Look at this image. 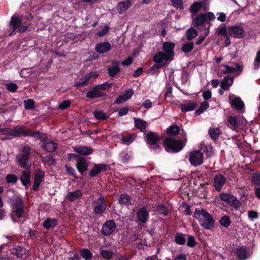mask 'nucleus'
Returning <instances> with one entry per match:
<instances>
[{
    "label": "nucleus",
    "instance_id": "1",
    "mask_svg": "<svg viewBox=\"0 0 260 260\" xmlns=\"http://www.w3.org/2000/svg\"><path fill=\"white\" fill-rule=\"evenodd\" d=\"M8 203L11 209L12 220L15 222H20V218L26 215L24 201L21 196H14L9 199Z\"/></svg>",
    "mask_w": 260,
    "mask_h": 260
},
{
    "label": "nucleus",
    "instance_id": "2",
    "mask_svg": "<svg viewBox=\"0 0 260 260\" xmlns=\"http://www.w3.org/2000/svg\"><path fill=\"white\" fill-rule=\"evenodd\" d=\"M193 217L199 221L201 225L206 230H212L214 227L215 220L213 217L204 209L196 208Z\"/></svg>",
    "mask_w": 260,
    "mask_h": 260
},
{
    "label": "nucleus",
    "instance_id": "3",
    "mask_svg": "<svg viewBox=\"0 0 260 260\" xmlns=\"http://www.w3.org/2000/svg\"><path fill=\"white\" fill-rule=\"evenodd\" d=\"M182 139V140H177L170 137H167L164 141L163 146L168 152H178L185 146V143L187 141L185 134L183 135Z\"/></svg>",
    "mask_w": 260,
    "mask_h": 260
},
{
    "label": "nucleus",
    "instance_id": "4",
    "mask_svg": "<svg viewBox=\"0 0 260 260\" xmlns=\"http://www.w3.org/2000/svg\"><path fill=\"white\" fill-rule=\"evenodd\" d=\"M21 152L16 156L17 163L20 167L29 170L31 166L30 160L31 148L28 145H25L23 147Z\"/></svg>",
    "mask_w": 260,
    "mask_h": 260
},
{
    "label": "nucleus",
    "instance_id": "5",
    "mask_svg": "<svg viewBox=\"0 0 260 260\" xmlns=\"http://www.w3.org/2000/svg\"><path fill=\"white\" fill-rule=\"evenodd\" d=\"M22 17V16H18L15 15H13L11 17L10 25L12 30L10 36L15 35L17 32L22 33L27 30L29 27V24L23 22Z\"/></svg>",
    "mask_w": 260,
    "mask_h": 260
},
{
    "label": "nucleus",
    "instance_id": "6",
    "mask_svg": "<svg viewBox=\"0 0 260 260\" xmlns=\"http://www.w3.org/2000/svg\"><path fill=\"white\" fill-rule=\"evenodd\" d=\"M13 137H20L23 136H30L36 139H40L41 133L39 131L32 132L24 125L17 126L13 128Z\"/></svg>",
    "mask_w": 260,
    "mask_h": 260
},
{
    "label": "nucleus",
    "instance_id": "7",
    "mask_svg": "<svg viewBox=\"0 0 260 260\" xmlns=\"http://www.w3.org/2000/svg\"><path fill=\"white\" fill-rule=\"evenodd\" d=\"M92 205L93 207V214L100 217L107 209V201L102 195H101L93 201Z\"/></svg>",
    "mask_w": 260,
    "mask_h": 260
},
{
    "label": "nucleus",
    "instance_id": "8",
    "mask_svg": "<svg viewBox=\"0 0 260 260\" xmlns=\"http://www.w3.org/2000/svg\"><path fill=\"white\" fill-rule=\"evenodd\" d=\"M99 76V74L96 72H91L85 74L83 77L79 79V81L76 82L74 84V87L79 88L82 87L87 86L89 82L97 78Z\"/></svg>",
    "mask_w": 260,
    "mask_h": 260
},
{
    "label": "nucleus",
    "instance_id": "9",
    "mask_svg": "<svg viewBox=\"0 0 260 260\" xmlns=\"http://www.w3.org/2000/svg\"><path fill=\"white\" fill-rule=\"evenodd\" d=\"M204 155L200 150H193L189 154L188 160L190 164L194 167L203 163Z\"/></svg>",
    "mask_w": 260,
    "mask_h": 260
},
{
    "label": "nucleus",
    "instance_id": "10",
    "mask_svg": "<svg viewBox=\"0 0 260 260\" xmlns=\"http://www.w3.org/2000/svg\"><path fill=\"white\" fill-rule=\"evenodd\" d=\"M229 35L237 39H243L245 36V31L240 25L229 26L228 28Z\"/></svg>",
    "mask_w": 260,
    "mask_h": 260
},
{
    "label": "nucleus",
    "instance_id": "11",
    "mask_svg": "<svg viewBox=\"0 0 260 260\" xmlns=\"http://www.w3.org/2000/svg\"><path fill=\"white\" fill-rule=\"evenodd\" d=\"M45 134H41L40 138L43 143L41 145V148L48 152H53L56 150L58 145L57 144L52 141H47Z\"/></svg>",
    "mask_w": 260,
    "mask_h": 260
},
{
    "label": "nucleus",
    "instance_id": "12",
    "mask_svg": "<svg viewBox=\"0 0 260 260\" xmlns=\"http://www.w3.org/2000/svg\"><path fill=\"white\" fill-rule=\"evenodd\" d=\"M116 224L114 220H108L102 225L101 233L103 235L108 236L111 235L115 230Z\"/></svg>",
    "mask_w": 260,
    "mask_h": 260
},
{
    "label": "nucleus",
    "instance_id": "13",
    "mask_svg": "<svg viewBox=\"0 0 260 260\" xmlns=\"http://www.w3.org/2000/svg\"><path fill=\"white\" fill-rule=\"evenodd\" d=\"M175 44L173 42H166L162 44V49L168 59L172 60L175 56L174 48Z\"/></svg>",
    "mask_w": 260,
    "mask_h": 260
},
{
    "label": "nucleus",
    "instance_id": "14",
    "mask_svg": "<svg viewBox=\"0 0 260 260\" xmlns=\"http://www.w3.org/2000/svg\"><path fill=\"white\" fill-rule=\"evenodd\" d=\"M110 170L109 165L104 164H94L93 168L89 173L90 177H93L102 172H106Z\"/></svg>",
    "mask_w": 260,
    "mask_h": 260
},
{
    "label": "nucleus",
    "instance_id": "15",
    "mask_svg": "<svg viewBox=\"0 0 260 260\" xmlns=\"http://www.w3.org/2000/svg\"><path fill=\"white\" fill-rule=\"evenodd\" d=\"M45 176L44 172L40 169H37L34 173V181L32 185V189L34 191H38L40 184L43 181Z\"/></svg>",
    "mask_w": 260,
    "mask_h": 260
},
{
    "label": "nucleus",
    "instance_id": "16",
    "mask_svg": "<svg viewBox=\"0 0 260 260\" xmlns=\"http://www.w3.org/2000/svg\"><path fill=\"white\" fill-rule=\"evenodd\" d=\"M146 138L147 144L151 147L153 146L155 148H159L158 143L160 140V137L157 133L149 132L146 134Z\"/></svg>",
    "mask_w": 260,
    "mask_h": 260
},
{
    "label": "nucleus",
    "instance_id": "17",
    "mask_svg": "<svg viewBox=\"0 0 260 260\" xmlns=\"http://www.w3.org/2000/svg\"><path fill=\"white\" fill-rule=\"evenodd\" d=\"M136 215L138 221L141 223H146L149 217L147 207L146 206H143L138 209Z\"/></svg>",
    "mask_w": 260,
    "mask_h": 260
},
{
    "label": "nucleus",
    "instance_id": "18",
    "mask_svg": "<svg viewBox=\"0 0 260 260\" xmlns=\"http://www.w3.org/2000/svg\"><path fill=\"white\" fill-rule=\"evenodd\" d=\"M226 181V178L223 175L219 174L213 179V186L217 191H220Z\"/></svg>",
    "mask_w": 260,
    "mask_h": 260
},
{
    "label": "nucleus",
    "instance_id": "19",
    "mask_svg": "<svg viewBox=\"0 0 260 260\" xmlns=\"http://www.w3.org/2000/svg\"><path fill=\"white\" fill-rule=\"evenodd\" d=\"M249 249L245 246H242L236 248L234 251V255L236 256L238 260H245L247 258V253Z\"/></svg>",
    "mask_w": 260,
    "mask_h": 260
},
{
    "label": "nucleus",
    "instance_id": "20",
    "mask_svg": "<svg viewBox=\"0 0 260 260\" xmlns=\"http://www.w3.org/2000/svg\"><path fill=\"white\" fill-rule=\"evenodd\" d=\"M111 49L112 46L108 41L97 43L95 46V50L100 54L107 52Z\"/></svg>",
    "mask_w": 260,
    "mask_h": 260
},
{
    "label": "nucleus",
    "instance_id": "21",
    "mask_svg": "<svg viewBox=\"0 0 260 260\" xmlns=\"http://www.w3.org/2000/svg\"><path fill=\"white\" fill-rule=\"evenodd\" d=\"M106 95V93L100 91L95 85L92 88L91 90L86 93V97L90 99H94L98 98L104 97Z\"/></svg>",
    "mask_w": 260,
    "mask_h": 260
},
{
    "label": "nucleus",
    "instance_id": "22",
    "mask_svg": "<svg viewBox=\"0 0 260 260\" xmlns=\"http://www.w3.org/2000/svg\"><path fill=\"white\" fill-rule=\"evenodd\" d=\"M153 61L156 63H166V66L168 64V61H171L170 59H168L165 53L162 51H159L153 56Z\"/></svg>",
    "mask_w": 260,
    "mask_h": 260
},
{
    "label": "nucleus",
    "instance_id": "23",
    "mask_svg": "<svg viewBox=\"0 0 260 260\" xmlns=\"http://www.w3.org/2000/svg\"><path fill=\"white\" fill-rule=\"evenodd\" d=\"M76 167L78 172L82 175H84L85 172L88 169V163L84 158H78L76 165Z\"/></svg>",
    "mask_w": 260,
    "mask_h": 260
},
{
    "label": "nucleus",
    "instance_id": "24",
    "mask_svg": "<svg viewBox=\"0 0 260 260\" xmlns=\"http://www.w3.org/2000/svg\"><path fill=\"white\" fill-rule=\"evenodd\" d=\"M197 106V103L193 101H188L184 104L180 105V108L182 112H187L192 111L195 109Z\"/></svg>",
    "mask_w": 260,
    "mask_h": 260
},
{
    "label": "nucleus",
    "instance_id": "25",
    "mask_svg": "<svg viewBox=\"0 0 260 260\" xmlns=\"http://www.w3.org/2000/svg\"><path fill=\"white\" fill-rule=\"evenodd\" d=\"M83 196V192L81 190L77 189L73 191H69L66 198L70 202H73L77 200H80Z\"/></svg>",
    "mask_w": 260,
    "mask_h": 260
},
{
    "label": "nucleus",
    "instance_id": "26",
    "mask_svg": "<svg viewBox=\"0 0 260 260\" xmlns=\"http://www.w3.org/2000/svg\"><path fill=\"white\" fill-rule=\"evenodd\" d=\"M26 170L22 172V175L20 178L22 184L25 187H28L31 184L30 172Z\"/></svg>",
    "mask_w": 260,
    "mask_h": 260
},
{
    "label": "nucleus",
    "instance_id": "27",
    "mask_svg": "<svg viewBox=\"0 0 260 260\" xmlns=\"http://www.w3.org/2000/svg\"><path fill=\"white\" fill-rule=\"evenodd\" d=\"M119 63L118 61H112V66L108 68V74L110 77H115L120 72Z\"/></svg>",
    "mask_w": 260,
    "mask_h": 260
},
{
    "label": "nucleus",
    "instance_id": "28",
    "mask_svg": "<svg viewBox=\"0 0 260 260\" xmlns=\"http://www.w3.org/2000/svg\"><path fill=\"white\" fill-rule=\"evenodd\" d=\"M132 6L130 1L126 0L118 3L116 6V9L119 14H122L123 12L127 10Z\"/></svg>",
    "mask_w": 260,
    "mask_h": 260
},
{
    "label": "nucleus",
    "instance_id": "29",
    "mask_svg": "<svg viewBox=\"0 0 260 260\" xmlns=\"http://www.w3.org/2000/svg\"><path fill=\"white\" fill-rule=\"evenodd\" d=\"M234 83V77L232 76H227L221 81L220 87L224 90H228Z\"/></svg>",
    "mask_w": 260,
    "mask_h": 260
},
{
    "label": "nucleus",
    "instance_id": "30",
    "mask_svg": "<svg viewBox=\"0 0 260 260\" xmlns=\"http://www.w3.org/2000/svg\"><path fill=\"white\" fill-rule=\"evenodd\" d=\"M58 224V220L56 218H47L43 222L42 225L46 230H50L56 227Z\"/></svg>",
    "mask_w": 260,
    "mask_h": 260
},
{
    "label": "nucleus",
    "instance_id": "31",
    "mask_svg": "<svg viewBox=\"0 0 260 260\" xmlns=\"http://www.w3.org/2000/svg\"><path fill=\"white\" fill-rule=\"evenodd\" d=\"M75 151L83 155H88L93 152V149L88 146H78L74 148Z\"/></svg>",
    "mask_w": 260,
    "mask_h": 260
},
{
    "label": "nucleus",
    "instance_id": "32",
    "mask_svg": "<svg viewBox=\"0 0 260 260\" xmlns=\"http://www.w3.org/2000/svg\"><path fill=\"white\" fill-rule=\"evenodd\" d=\"M134 120L135 127L139 129L141 132H144L148 126L147 122L140 118H135Z\"/></svg>",
    "mask_w": 260,
    "mask_h": 260
},
{
    "label": "nucleus",
    "instance_id": "33",
    "mask_svg": "<svg viewBox=\"0 0 260 260\" xmlns=\"http://www.w3.org/2000/svg\"><path fill=\"white\" fill-rule=\"evenodd\" d=\"M207 21L206 15L205 13H202L198 15L197 16L193 19V22L196 27L204 26V23Z\"/></svg>",
    "mask_w": 260,
    "mask_h": 260
},
{
    "label": "nucleus",
    "instance_id": "34",
    "mask_svg": "<svg viewBox=\"0 0 260 260\" xmlns=\"http://www.w3.org/2000/svg\"><path fill=\"white\" fill-rule=\"evenodd\" d=\"M231 106L237 110H240L244 108V103L239 96L235 97L231 102Z\"/></svg>",
    "mask_w": 260,
    "mask_h": 260
},
{
    "label": "nucleus",
    "instance_id": "35",
    "mask_svg": "<svg viewBox=\"0 0 260 260\" xmlns=\"http://www.w3.org/2000/svg\"><path fill=\"white\" fill-rule=\"evenodd\" d=\"M131 201V197L126 193L121 194L118 199V203L122 206H128L132 205Z\"/></svg>",
    "mask_w": 260,
    "mask_h": 260
},
{
    "label": "nucleus",
    "instance_id": "36",
    "mask_svg": "<svg viewBox=\"0 0 260 260\" xmlns=\"http://www.w3.org/2000/svg\"><path fill=\"white\" fill-rule=\"evenodd\" d=\"M167 133L169 136H176L180 133V128L176 124H172L167 128Z\"/></svg>",
    "mask_w": 260,
    "mask_h": 260
},
{
    "label": "nucleus",
    "instance_id": "37",
    "mask_svg": "<svg viewBox=\"0 0 260 260\" xmlns=\"http://www.w3.org/2000/svg\"><path fill=\"white\" fill-rule=\"evenodd\" d=\"M208 134L210 137L214 140L218 138L221 134V132L219 128H210L208 131Z\"/></svg>",
    "mask_w": 260,
    "mask_h": 260
},
{
    "label": "nucleus",
    "instance_id": "38",
    "mask_svg": "<svg viewBox=\"0 0 260 260\" xmlns=\"http://www.w3.org/2000/svg\"><path fill=\"white\" fill-rule=\"evenodd\" d=\"M231 206L234 207L236 210H238L241 206V203L233 194L230 198L228 203Z\"/></svg>",
    "mask_w": 260,
    "mask_h": 260
},
{
    "label": "nucleus",
    "instance_id": "39",
    "mask_svg": "<svg viewBox=\"0 0 260 260\" xmlns=\"http://www.w3.org/2000/svg\"><path fill=\"white\" fill-rule=\"evenodd\" d=\"M194 48V43L192 42H188L184 43L181 47L182 51L185 54L190 53Z\"/></svg>",
    "mask_w": 260,
    "mask_h": 260
},
{
    "label": "nucleus",
    "instance_id": "40",
    "mask_svg": "<svg viewBox=\"0 0 260 260\" xmlns=\"http://www.w3.org/2000/svg\"><path fill=\"white\" fill-rule=\"evenodd\" d=\"M93 115L96 119L100 120H105L109 117V116L102 110H95L93 112Z\"/></svg>",
    "mask_w": 260,
    "mask_h": 260
},
{
    "label": "nucleus",
    "instance_id": "41",
    "mask_svg": "<svg viewBox=\"0 0 260 260\" xmlns=\"http://www.w3.org/2000/svg\"><path fill=\"white\" fill-rule=\"evenodd\" d=\"M198 31L193 28L190 27L187 29L186 32V39L190 41L198 36Z\"/></svg>",
    "mask_w": 260,
    "mask_h": 260
},
{
    "label": "nucleus",
    "instance_id": "42",
    "mask_svg": "<svg viewBox=\"0 0 260 260\" xmlns=\"http://www.w3.org/2000/svg\"><path fill=\"white\" fill-rule=\"evenodd\" d=\"M81 256L85 260H90L92 257V253L87 248H82L80 251Z\"/></svg>",
    "mask_w": 260,
    "mask_h": 260
},
{
    "label": "nucleus",
    "instance_id": "43",
    "mask_svg": "<svg viewBox=\"0 0 260 260\" xmlns=\"http://www.w3.org/2000/svg\"><path fill=\"white\" fill-rule=\"evenodd\" d=\"M100 255L104 259H110L113 257L114 252L111 250L102 249L101 248L100 250Z\"/></svg>",
    "mask_w": 260,
    "mask_h": 260
},
{
    "label": "nucleus",
    "instance_id": "44",
    "mask_svg": "<svg viewBox=\"0 0 260 260\" xmlns=\"http://www.w3.org/2000/svg\"><path fill=\"white\" fill-rule=\"evenodd\" d=\"M156 209L160 214H162L164 216H166L169 214V209L164 205L159 204H156Z\"/></svg>",
    "mask_w": 260,
    "mask_h": 260
},
{
    "label": "nucleus",
    "instance_id": "45",
    "mask_svg": "<svg viewBox=\"0 0 260 260\" xmlns=\"http://www.w3.org/2000/svg\"><path fill=\"white\" fill-rule=\"evenodd\" d=\"M175 241L179 245L184 244L186 242L185 235L182 233H177L175 237Z\"/></svg>",
    "mask_w": 260,
    "mask_h": 260
},
{
    "label": "nucleus",
    "instance_id": "46",
    "mask_svg": "<svg viewBox=\"0 0 260 260\" xmlns=\"http://www.w3.org/2000/svg\"><path fill=\"white\" fill-rule=\"evenodd\" d=\"M209 107V104L207 102H203L201 104L200 107L196 110L195 114L199 115L206 111Z\"/></svg>",
    "mask_w": 260,
    "mask_h": 260
},
{
    "label": "nucleus",
    "instance_id": "47",
    "mask_svg": "<svg viewBox=\"0 0 260 260\" xmlns=\"http://www.w3.org/2000/svg\"><path fill=\"white\" fill-rule=\"evenodd\" d=\"M202 2H194L190 7V11L192 14H195L201 9Z\"/></svg>",
    "mask_w": 260,
    "mask_h": 260
},
{
    "label": "nucleus",
    "instance_id": "48",
    "mask_svg": "<svg viewBox=\"0 0 260 260\" xmlns=\"http://www.w3.org/2000/svg\"><path fill=\"white\" fill-rule=\"evenodd\" d=\"M219 223L223 227H229L231 223V220L230 217L228 215H224L220 218Z\"/></svg>",
    "mask_w": 260,
    "mask_h": 260
},
{
    "label": "nucleus",
    "instance_id": "49",
    "mask_svg": "<svg viewBox=\"0 0 260 260\" xmlns=\"http://www.w3.org/2000/svg\"><path fill=\"white\" fill-rule=\"evenodd\" d=\"M251 181L254 185L260 186V173L254 172L251 176Z\"/></svg>",
    "mask_w": 260,
    "mask_h": 260
},
{
    "label": "nucleus",
    "instance_id": "50",
    "mask_svg": "<svg viewBox=\"0 0 260 260\" xmlns=\"http://www.w3.org/2000/svg\"><path fill=\"white\" fill-rule=\"evenodd\" d=\"M216 32L218 35L226 37L228 35L227 34V28L225 24H221L219 25L217 29Z\"/></svg>",
    "mask_w": 260,
    "mask_h": 260
},
{
    "label": "nucleus",
    "instance_id": "51",
    "mask_svg": "<svg viewBox=\"0 0 260 260\" xmlns=\"http://www.w3.org/2000/svg\"><path fill=\"white\" fill-rule=\"evenodd\" d=\"M18 180V177L13 174H9L6 176V181L8 183L15 184Z\"/></svg>",
    "mask_w": 260,
    "mask_h": 260
},
{
    "label": "nucleus",
    "instance_id": "52",
    "mask_svg": "<svg viewBox=\"0 0 260 260\" xmlns=\"http://www.w3.org/2000/svg\"><path fill=\"white\" fill-rule=\"evenodd\" d=\"M5 87H6V89L8 91L12 93L16 92L18 88L17 85L16 83L13 82L6 83Z\"/></svg>",
    "mask_w": 260,
    "mask_h": 260
},
{
    "label": "nucleus",
    "instance_id": "53",
    "mask_svg": "<svg viewBox=\"0 0 260 260\" xmlns=\"http://www.w3.org/2000/svg\"><path fill=\"white\" fill-rule=\"evenodd\" d=\"M134 136L133 135H128L127 136L123 135L122 136L121 140L123 144L129 145L134 140Z\"/></svg>",
    "mask_w": 260,
    "mask_h": 260
},
{
    "label": "nucleus",
    "instance_id": "54",
    "mask_svg": "<svg viewBox=\"0 0 260 260\" xmlns=\"http://www.w3.org/2000/svg\"><path fill=\"white\" fill-rule=\"evenodd\" d=\"M15 250V254L18 258H22L23 255L25 254L26 252L25 249L22 246H17Z\"/></svg>",
    "mask_w": 260,
    "mask_h": 260
},
{
    "label": "nucleus",
    "instance_id": "55",
    "mask_svg": "<svg viewBox=\"0 0 260 260\" xmlns=\"http://www.w3.org/2000/svg\"><path fill=\"white\" fill-rule=\"evenodd\" d=\"M24 108L26 110H32L35 107V102L32 99L24 101Z\"/></svg>",
    "mask_w": 260,
    "mask_h": 260
},
{
    "label": "nucleus",
    "instance_id": "56",
    "mask_svg": "<svg viewBox=\"0 0 260 260\" xmlns=\"http://www.w3.org/2000/svg\"><path fill=\"white\" fill-rule=\"evenodd\" d=\"M114 84L112 83H109L108 82H104L102 84L96 85V86L101 91V90H106L110 88H111Z\"/></svg>",
    "mask_w": 260,
    "mask_h": 260
},
{
    "label": "nucleus",
    "instance_id": "57",
    "mask_svg": "<svg viewBox=\"0 0 260 260\" xmlns=\"http://www.w3.org/2000/svg\"><path fill=\"white\" fill-rule=\"evenodd\" d=\"M66 171L70 176H72L74 177L75 179H79V177L76 175L75 169L67 165H66L65 166Z\"/></svg>",
    "mask_w": 260,
    "mask_h": 260
},
{
    "label": "nucleus",
    "instance_id": "58",
    "mask_svg": "<svg viewBox=\"0 0 260 260\" xmlns=\"http://www.w3.org/2000/svg\"><path fill=\"white\" fill-rule=\"evenodd\" d=\"M228 122L234 127H238L239 125L240 121L236 117L230 116L228 119Z\"/></svg>",
    "mask_w": 260,
    "mask_h": 260
},
{
    "label": "nucleus",
    "instance_id": "59",
    "mask_svg": "<svg viewBox=\"0 0 260 260\" xmlns=\"http://www.w3.org/2000/svg\"><path fill=\"white\" fill-rule=\"evenodd\" d=\"M120 158L121 161L123 164H127L130 159V156L127 153L122 151L120 153Z\"/></svg>",
    "mask_w": 260,
    "mask_h": 260
},
{
    "label": "nucleus",
    "instance_id": "60",
    "mask_svg": "<svg viewBox=\"0 0 260 260\" xmlns=\"http://www.w3.org/2000/svg\"><path fill=\"white\" fill-rule=\"evenodd\" d=\"M71 105V102L70 100L63 101L58 106V108L60 110H66L69 108Z\"/></svg>",
    "mask_w": 260,
    "mask_h": 260
},
{
    "label": "nucleus",
    "instance_id": "61",
    "mask_svg": "<svg viewBox=\"0 0 260 260\" xmlns=\"http://www.w3.org/2000/svg\"><path fill=\"white\" fill-rule=\"evenodd\" d=\"M173 6L177 8L183 9L184 8V4L183 0H171Z\"/></svg>",
    "mask_w": 260,
    "mask_h": 260
},
{
    "label": "nucleus",
    "instance_id": "62",
    "mask_svg": "<svg viewBox=\"0 0 260 260\" xmlns=\"http://www.w3.org/2000/svg\"><path fill=\"white\" fill-rule=\"evenodd\" d=\"M253 66L254 70H257L260 68V50L256 53Z\"/></svg>",
    "mask_w": 260,
    "mask_h": 260
},
{
    "label": "nucleus",
    "instance_id": "63",
    "mask_svg": "<svg viewBox=\"0 0 260 260\" xmlns=\"http://www.w3.org/2000/svg\"><path fill=\"white\" fill-rule=\"evenodd\" d=\"M197 244L195 238L193 236L189 235L187 238V245L190 247H193Z\"/></svg>",
    "mask_w": 260,
    "mask_h": 260
},
{
    "label": "nucleus",
    "instance_id": "64",
    "mask_svg": "<svg viewBox=\"0 0 260 260\" xmlns=\"http://www.w3.org/2000/svg\"><path fill=\"white\" fill-rule=\"evenodd\" d=\"M224 67V69L221 70L223 74H230L233 73L236 71V70L234 68L231 67L228 65H223Z\"/></svg>",
    "mask_w": 260,
    "mask_h": 260
}]
</instances>
